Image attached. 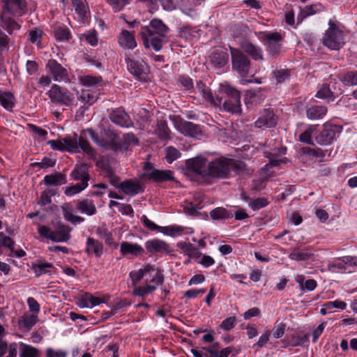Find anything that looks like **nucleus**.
I'll return each mask as SVG.
<instances>
[{
  "label": "nucleus",
  "mask_w": 357,
  "mask_h": 357,
  "mask_svg": "<svg viewBox=\"0 0 357 357\" xmlns=\"http://www.w3.org/2000/svg\"><path fill=\"white\" fill-rule=\"evenodd\" d=\"M169 29L165 24H149L142 27L141 36L145 48L160 51L167 42V35Z\"/></svg>",
  "instance_id": "f257e3e1"
},
{
  "label": "nucleus",
  "mask_w": 357,
  "mask_h": 357,
  "mask_svg": "<svg viewBox=\"0 0 357 357\" xmlns=\"http://www.w3.org/2000/svg\"><path fill=\"white\" fill-rule=\"evenodd\" d=\"M47 144L54 150L79 153L82 149L90 157L96 155V151L89 142L83 137H78L75 133L73 137L68 135L59 140H50Z\"/></svg>",
  "instance_id": "f03ea898"
},
{
  "label": "nucleus",
  "mask_w": 357,
  "mask_h": 357,
  "mask_svg": "<svg viewBox=\"0 0 357 357\" xmlns=\"http://www.w3.org/2000/svg\"><path fill=\"white\" fill-rule=\"evenodd\" d=\"M86 132L93 142L105 150L119 152L120 137L117 133L110 129H104L103 136H100L92 128L86 129Z\"/></svg>",
  "instance_id": "7ed1b4c3"
},
{
  "label": "nucleus",
  "mask_w": 357,
  "mask_h": 357,
  "mask_svg": "<svg viewBox=\"0 0 357 357\" xmlns=\"http://www.w3.org/2000/svg\"><path fill=\"white\" fill-rule=\"evenodd\" d=\"M70 231L69 226L61 223H59L54 230L45 225L39 226L38 229L40 236L56 243L68 241L71 237Z\"/></svg>",
  "instance_id": "20e7f679"
},
{
  "label": "nucleus",
  "mask_w": 357,
  "mask_h": 357,
  "mask_svg": "<svg viewBox=\"0 0 357 357\" xmlns=\"http://www.w3.org/2000/svg\"><path fill=\"white\" fill-rule=\"evenodd\" d=\"M128 72L139 80H145L149 68L147 63L139 56V51L130 54L126 58Z\"/></svg>",
  "instance_id": "39448f33"
},
{
  "label": "nucleus",
  "mask_w": 357,
  "mask_h": 357,
  "mask_svg": "<svg viewBox=\"0 0 357 357\" xmlns=\"http://www.w3.org/2000/svg\"><path fill=\"white\" fill-rule=\"evenodd\" d=\"M3 11L0 15L1 22H12L15 17L22 15L26 8L25 0H3Z\"/></svg>",
  "instance_id": "423d86ee"
},
{
  "label": "nucleus",
  "mask_w": 357,
  "mask_h": 357,
  "mask_svg": "<svg viewBox=\"0 0 357 357\" xmlns=\"http://www.w3.org/2000/svg\"><path fill=\"white\" fill-rule=\"evenodd\" d=\"M330 27L322 38L324 46L332 50H340L344 44V33L336 24H329Z\"/></svg>",
  "instance_id": "0eeeda50"
},
{
  "label": "nucleus",
  "mask_w": 357,
  "mask_h": 357,
  "mask_svg": "<svg viewBox=\"0 0 357 357\" xmlns=\"http://www.w3.org/2000/svg\"><path fill=\"white\" fill-rule=\"evenodd\" d=\"M229 158L221 157L208 163V174L213 178H227L229 176Z\"/></svg>",
  "instance_id": "6e6552de"
},
{
  "label": "nucleus",
  "mask_w": 357,
  "mask_h": 357,
  "mask_svg": "<svg viewBox=\"0 0 357 357\" xmlns=\"http://www.w3.org/2000/svg\"><path fill=\"white\" fill-rule=\"evenodd\" d=\"M48 95L52 102L63 104L67 106L73 104V94L67 89L63 88L57 84L52 86L48 92Z\"/></svg>",
  "instance_id": "1a4fd4ad"
},
{
  "label": "nucleus",
  "mask_w": 357,
  "mask_h": 357,
  "mask_svg": "<svg viewBox=\"0 0 357 357\" xmlns=\"http://www.w3.org/2000/svg\"><path fill=\"white\" fill-rule=\"evenodd\" d=\"M232 68L241 77H245L250 70V61L241 51L231 48Z\"/></svg>",
  "instance_id": "9d476101"
},
{
  "label": "nucleus",
  "mask_w": 357,
  "mask_h": 357,
  "mask_svg": "<svg viewBox=\"0 0 357 357\" xmlns=\"http://www.w3.org/2000/svg\"><path fill=\"white\" fill-rule=\"evenodd\" d=\"M338 128L335 126H324L322 130L316 131L314 141L321 146L330 145L335 140Z\"/></svg>",
  "instance_id": "9b49d317"
},
{
  "label": "nucleus",
  "mask_w": 357,
  "mask_h": 357,
  "mask_svg": "<svg viewBox=\"0 0 357 357\" xmlns=\"http://www.w3.org/2000/svg\"><path fill=\"white\" fill-rule=\"evenodd\" d=\"M45 69L55 82H66L69 79L66 68L55 59L48 60Z\"/></svg>",
  "instance_id": "f8f14e48"
},
{
  "label": "nucleus",
  "mask_w": 357,
  "mask_h": 357,
  "mask_svg": "<svg viewBox=\"0 0 357 357\" xmlns=\"http://www.w3.org/2000/svg\"><path fill=\"white\" fill-rule=\"evenodd\" d=\"M282 39V38L279 33H264L263 36L264 43L270 55L273 56L280 52Z\"/></svg>",
  "instance_id": "ddd939ff"
},
{
  "label": "nucleus",
  "mask_w": 357,
  "mask_h": 357,
  "mask_svg": "<svg viewBox=\"0 0 357 357\" xmlns=\"http://www.w3.org/2000/svg\"><path fill=\"white\" fill-rule=\"evenodd\" d=\"M277 122L278 117L273 110L270 108H264L259 112V117L255 122V126L257 128H270L275 126Z\"/></svg>",
  "instance_id": "4468645a"
},
{
  "label": "nucleus",
  "mask_w": 357,
  "mask_h": 357,
  "mask_svg": "<svg viewBox=\"0 0 357 357\" xmlns=\"http://www.w3.org/2000/svg\"><path fill=\"white\" fill-rule=\"evenodd\" d=\"M109 120L115 125L121 128H130L133 122L123 108L112 109L109 113Z\"/></svg>",
  "instance_id": "2eb2a0df"
},
{
  "label": "nucleus",
  "mask_w": 357,
  "mask_h": 357,
  "mask_svg": "<svg viewBox=\"0 0 357 357\" xmlns=\"http://www.w3.org/2000/svg\"><path fill=\"white\" fill-rule=\"evenodd\" d=\"M153 165L151 162L144 164L146 176L155 182H164L174 180L173 173L170 170L152 169Z\"/></svg>",
  "instance_id": "dca6fc26"
},
{
  "label": "nucleus",
  "mask_w": 357,
  "mask_h": 357,
  "mask_svg": "<svg viewBox=\"0 0 357 357\" xmlns=\"http://www.w3.org/2000/svg\"><path fill=\"white\" fill-rule=\"evenodd\" d=\"M145 248L150 254L171 253L174 250L165 241L158 238L149 240L145 243Z\"/></svg>",
  "instance_id": "f3484780"
},
{
  "label": "nucleus",
  "mask_w": 357,
  "mask_h": 357,
  "mask_svg": "<svg viewBox=\"0 0 357 357\" xmlns=\"http://www.w3.org/2000/svg\"><path fill=\"white\" fill-rule=\"evenodd\" d=\"M186 166L190 171L195 172L202 176L208 174L207 160L202 157H196L186 161Z\"/></svg>",
  "instance_id": "a211bd4d"
},
{
  "label": "nucleus",
  "mask_w": 357,
  "mask_h": 357,
  "mask_svg": "<svg viewBox=\"0 0 357 357\" xmlns=\"http://www.w3.org/2000/svg\"><path fill=\"white\" fill-rule=\"evenodd\" d=\"M176 126L177 129L185 135L195 138L202 135V128L199 125L180 119Z\"/></svg>",
  "instance_id": "6ab92c4d"
},
{
  "label": "nucleus",
  "mask_w": 357,
  "mask_h": 357,
  "mask_svg": "<svg viewBox=\"0 0 357 357\" xmlns=\"http://www.w3.org/2000/svg\"><path fill=\"white\" fill-rule=\"evenodd\" d=\"M84 252L88 256H94L96 258H100L104 253V245L98 239L89 236L86 238Z\"/></svg>",
  "instance_id": "aec40b11"
},
{
  "label": "nucleus",
  "mask_w": 357,
  "mask_h": 357,
  "mask_svg": "<svg viewBox=\"0 0 357 357\" xmlns=\"http://www.w3.org/2000/svg\"><path fill=\"white\" fill-rule=\"evenodd\" d=\"M209 58L211 64L215 68H222L228 63L229 54L226 50L219 48L213 50Z\"/></svg>",
  "instance_id": "412c9836"
},
{
  "label": "nucleus",
  "mask_w": 357,
  "mask_h": 357,
  "mask_svg": "<svg viewBox=\"0 0 357 357\" xmlns=\"http://www.w3.org/2000/svg\"><path fill=\"white\" fill-rule=\"evenodd\" d=\"M197 89L200 95H202V97L205 98L206 101H208L214 106H221L222 98L220 97V96H216L215 97H214L211 93V91L202 81H199L197 82Z\"/></svg>",
  "instance_id": "4be33fe9"
},
{
  "label": "nucleus",
  "mask_w": 357,
  "mask_h": 357,
  "mask_svg": "<svg viewBox=\"0 0 357 357\" xmlns=\"http://www.w3.org/2000/svg\"><path fill=\"white\" fill-rule=\"evenodd\" d=\"M120 252L123 255H131L132 257H137L144 253V248L138 244H132L123 241L120 245Z\"/></svg>",
  "instance_id": "5701e85b"
},
{
  "label": "nucleus",
  "mask_w": 357,
  "mask_h": 357,
  "mask_svg": "<svg viewBox=\"0 0 357 357\" xmlns=\"http://www.w3.org/2000/svg\"><path fill=\"white\" fill-rule=\"evenodd\" d=\"M222 98L221 105L225 111L233 114H241L242 112L241 99H231Z\"/></svg>",
  "instance_id": "b1692460"
},
{
  "label": "nucleus",
  "mask_w": 357,
  "mask_h": 357,
  "mask_svg": "<svg viewBox=\"0 0 357 357\" xmlns=\"http://www.w3.org/2000/svg\"><path fill=\"white\" fill-rule=\"evenodd\" d=\"M138 139L132 132H128L123 135L122 139H119V152H126L130 146L137 145Z\"/></svg>",
  "instance_id": "393cba45"
},
{
  "label": "nucleus",
  "mask_w": 357,
  "mask_h": 357,
  "mask_svg": "<svg viewBox=\"0 0 357 357\" xmlns=\"http://www.w3.org/2000/svg\"><path fill=\"white\" fill-rule=\"evenodd\" d=\"M242 48L254 60H263V52L260 47L255 45L248 41H245L242 43Z\"/></svg>",
  "instance_id": "a878e982"
},
{
  "label": "nucleus",
  "mask_w": 357,
  "mask_h": 357,
  "mask_svg": "<svg viewBox=\"0 0 357 357\" xmlns=\"http://www.w3.org/2000/svg\"><path fill=\"white\" fill-rule=\"evenodd\" d=\"M119 188L127 195L133 196L143 191L142 186L138 181H126L119 185Z\"/></svg>",
  "instance_id": "bb28decb"
},
{
  "label": "nucleus",
  "mask_w": 357,
  "mask_h": 357,
  "mask_svg": "<svg viewBox=\"0 0 357 357\" xmlns=\"http://www.w3.org/2000/svg\"><path fill=\"white\" fill-rule=\"evenodd\" d=\"M70 176L75 181H81V183H87L89 180L88 168L86 165L76 166L70 174Z\"/></svg>",
  "instance_id": "cd10ccee"
},
{
  "label": "nucleus",
  "mask_w": 357,
  "mask_h": 357,
  "mask_svg": "<svg viewBox=\"0 0 357 357\" xmlns=\"http://www.w3.org/2000/svg\"><path fill=\"white\" fill-rule=\"evenodd\" d=\"M96 235L102 239L106 245L111 246L113 248L118 247V243L113 241L112 233L105 227H98L96 229Z\"/></svg>",
  "instance_id": "c85d7f7f"
},
{
  "label": "nucleus",
  "mask_w": 357,
  "mask_h": 357,
  "mask_svg": "<svg viewBox=\"0 0 357 357\" xmlns=\"http://www.w3.org/2000/svg\"><path fill=\"white\" fill-rule=\"evenodd\" d=\"M76 208L82 213L92 215L96 213L97 210L95 204L91 200L82 199L76 202Z\"/></svg>",
  "instance_id": "c756f323"
},
{
  "label": "nucleus",
  "mask_w": 357,
  "mask_h": 357,
  "mask_svg": "<svg viewBox=\"0 0 357 357\" xmlns=\"http://www.w3.org/2000/svg\"><path fill=\"white\" fill-rule=\"evenodd\" d=\"M119 43L121 46L128 48L134 49L137 46V42L135 36L128 31L124 30L121 32L119 38Z\"/></svg>",
  "instance_id": "7c9ffc66"
},
{
  "label": "nucleus",
  "mask_w": 357,
  "mask_h": 357,
  "mask_svg": "<svg viewBox=\"0 0 357 357\" xmlns=\"http://www.w3.org/2000/svg\"><path fill=\"white\" fill-rule=\"evenodd\" d=\"M17 344L13 342L9 345L5 341L0 340V357H16Z\"/></svg>",
  "instance_id": "2f4dec72"
},
{
  "label": "nucleus",
  "mask_w": 357,
  "mask_h": 357,
  "mask_svg": "<svg viewBox=\"0 0 357 357\" xmlns=\"http://www.w3.org/2000/svg\"><path fill=\"white\" fill-rule=\"evenodd\" d=\"M17 344L13 342L9 345L5 341L0 340V357H16Z\"/></svg>",
  "instance_id": "473e14b6"
},
{
  "label": "nucleus",
  "mask_w": 357,
  "mask_h": 357,
  "mask_svg": "<svg viewBox=\"0 0 357 357\" xmlns=\"http://www.w3.org/2000/svg\"><path fill=\"white\" fill-rule=\"evenodd\" d=\"M17 344L13 342L9 345L5 341L0 340V357H16Z\"/></svg>",
  "instance_id": "72a5a7b5"
},
{
  "label": "nucleus",
  "mask_w": 357,
  "mask_h": 357,
  "mask_svg": "<svg viewBox=\"0 0 357 357\" xmlns=\"http://www.w3.org/2000/svg\"><path fill=\"white\" fill-rule=\"evenodd\" d=\"M327 112V109L323 105H315L309 107L306 111L308 119L317 120L321 119Z\"/></svg>",
  "instance_id": "f704fd0d"
},
{
  "label": "nucleus",
  "mask_w": 357,
  "mask_h": 357,
  "mask_svg": "<svg viewBox=\"0 0 357 357\" xmlns=\"http://www.w3.org/2000/svg\"><path fill=\"white\" fill-rule=\"evenodd\" d=\"M15 98L10 92L0 91V104L8 111H13L15 106Z\"/></svg>",
  "instance_id": "c9c22d12"
},
{
  "label": "nucleus",
  "mask_w": 357,
  "mask_h": 357,
  "mask_svg": "<svg viewBox=\"0 0 357 357\" xmlns=\"http://www.w3.org/2000/svg\"><path fill=\"white\" fill-rule=\"evenodd\" d=\"M102 302V301L100 298L94 296L91 294L86 293L81 297L79 306L82 307H92L98 305Z\"/></svg>",
  "instance_id": "e433bc0d"
},
{
  "label": "nucleus",
  "mask_w": 357,
  "mask_h": 357,
  "mask_svg": "<svg viewBox=\"0 0 357 357\" xmlns=\"http://www.w3.org/2000/svg\"><path fill=\"white\" fill-rule=\"evenodd\" d=\"M177 246L181 250L182 252L188 255L190 257L198 258L202 255L199 249L191 243L179 242Z\"/></svg>",
  "instance_id": "4c0bfd02"
},
{
  "label": "nucleus",
  "mask_w": 357,
  "mask_h": 357,
  "mask_svg": "<svg viewBox=\"0 0 357 357\" xmlns=\"http://www.w3.org/2000/svg\"><path fill=\"white\" fill-rule=\"evenodd\" d=\"M43 181L44 183L48 185H61L67 182L66 176L61 173L46 175Z\"/></svg>",
  "instance_id": "58836bf2"
},
{
  "label": "nucleus",
  "mask_w": 357,
  "mask_h": 357,
  "mask_svg": "<svg viewBox=\"0 0 357 357\" xmlns=\"http://www.w3.org/2000/svg\"><path fill=\"white\" fill-rule=\"evenodd\" d=\"M73 6L75 13L79 15V20H84L87 18L89 8L84 0H73Z\"/></svg>",
  "instance_id": "ea45409f"
},
{
  "label": "nucleus",
  "mask_w": 357,
  "mask_h": 357,
  "mask_svg": "<svg viewBox=\"0 0 357 357\" xmlns=\"http://www.w3.org/2000/svg\"><path fill=\"white\" fill-rule=\"evenodd\" d=\"M220 92L225 96L224 98L241 99L240 92L229 84H221Z\"/></svg>",
  "instance_id": "a19ab883"
},
{
  "label": "nucleus",
  "mask_w": 357,
  "mask_h": 357,
  "mask_svg": "<svg viewBox=\"0 0 357 357\" xmlns=\"http://www.w3.org/2000/svg\"><path fill=\"white\" fill-rule=\"evenodd\" d=\"M38 320L36 314H27L22 317L19 320V326L21 328L29 331L35 325Z\"/></svg>",
  "instance_id": "79ce46f5"
},
{
  "label": "nucleus",
  "mask_w": 357,
  "mask_h": 357,
  "mask_svg": "<svg viewBox=\"0 0 357 357\" xmlns=\"http://www.w3.org/2000/svg\"><path fill=\"white\" fill-rule=\"evenodd\" d=\"M78 99L88 106L93 105L98 99L96 93L90 90H82Z\"/></svg>",
  "instance_id": "37998d69"
},
{
  "label": "nucleus",
  "mask_w": 357,
  "mask_h": 357,
  "mask_svg": "<svg viewBox=\"0 0 357 357\" xmlns=\"http://www.w3.org/2000/svg\"><path fill=\"white\" fill-rule=\"evenodd\" d=\"M211 217L214 220H222L232 217V214L222 207H218L210 212Z\"/></svg>",
  "instance_id": "c03bdc74"
},
{
  "label": "nucleus",
  "mask_w": 357,
  "mask_h": 357,
  "mask_svg": "<svg viewBox=\"0 0 357 357\" xmlns=\"http://www.w3.org/2000/svg\"><path fill=\"white\" fill-rule=\"evenodd\" d=\"M79 82L86 86H96L101 84L102 79L100 76L84 75L79 77Z\"/></svg>",
  "instance_id": "a18cd8bd"
},
{
  "label": "nucleus",
  "mask_w": 357,
  "mask_h": 357,
  "mask_svg": "<svg viewBox=\"0 0 357 357\" xmlns=\"http://www.w3.org/2000/svg\"><path fill=\"white\" fill-rule=\"evenodd\" d=\"M272 75L275 84H282L289 79L290 71L286 69L275 70L273 71Z\"/></svg>",
  "instance_id": "49530a36"
},
{
  "label": "nucleus",
  "mask_w": 357,
  "mask_h": 357,
  "mask_svg": "<svg viewBox=\"0 0 357 357\" xmlns=\"http://www.w3.org/2000/svg\"><path fill=\"white\" fill-rule=\"evenodd\" d=\"M317 131V127L314 126H310L309 128H307L305 132L301 133L299 136V139L301 142L308 144H312L313 142L312 140V136H315V133Z\"/></svg>",
  "instance_id": "de8ad7c7"
},
{
  "label": "nucleus",
  "mask_w": 357,
  "mask_h": 357,
  "mask_svg": "<svg viewBox=\"0 0 357 357\" xmlns=\"http://www.w3.org/2000/svg\"><path fill=\"white\" fill-rule=\"evenodd\" d=\"M54 36L56 40L63 42L68 41L71 38V33L68 29L58 27L54 31Z\"/></svg>",
  "instance_id": "09e8293b"
},
{
  "label": "nucleus",
  "mask_w": 357,
  "mask_h": 357,
  "mask_svg": "<svg viewBox=\"0 0 357 357\" xmlns=\"http://www.w3.org/2000/svg\"><path fill=\"white\" fill-rule=\"evenodd\" d=\"M229 173L234 171L236 174H242L246 172V165L242 161H236L229 158Z\"/></svg>",
  "instance_id": "8fccbe9b"
},
{
  "label": "nucleus",
  "mask_w": 357,
  "mask_h": 357,
  "mask_svg": "<svg viewBox=\"0 0 357 357\" xmlns=\"http://www.w3.org/2000/svg\"><path fill=\"white\" fill-rule=\"evenodd\" d=\"M170 130L165 121H160L158 123L157 134L160 139L167 140L169 139Z\"/></svg>",
  "instance_id": "3c124183"
},
{
  "label": "nucleus",
  "mask_w": 357,
  "mask_h": 357,
  "mask_svg": "<svg viewBox=\"0 0 357 357\" xmlns=\"http://www.w3.org/2000/svg\"><path fill=\"white\" fill-rule=\"evenodd\" d=\"M340 80L346 85H357V70L349 71L340 77Z\"/></svg>",
  "instance_id": "603ef678"
},
{
  "label": "nucleus",
  "mask_w": 357,
  "mask_h": 357,
  "mask_svg": "<svg viewBox=\"0 0 357 357\" xmlns=\"http://www.w3.org/2000/svg\"><path fill=\"white\" fill-rule=\"evenodd\" d=\"M87 186L88 183L86 182L76 183L75 185L66 188L64 193L66 196L71 197L76 194H78L79 192L84 190Z\"/></svg>",
  "instance_id": "864d4df0"
},
{
  "label": "nucleus",
  "mask_w": 357,
  "mask_h": 357,
  "mask_svg": "<svg viewBox=\"0 0 357 357\" xmlns=\"http://www.w3.org/2000/svg\"><path fill=\"white\" fill-rule=\"evenodd\" d=\"M53 268L51 263L45 262L33 265V270L37 277H39L45 273H50L49 268Z\"/></svg>",
  "instance_id": "5fc2aeb1"
},
{
  "label": "nucleus",
  "mask_w": 357,
  "mask_h": 357,
  "mask_svg": "<svg viewBox=\"0 0 357 357\" xmlns=\"http://www.w3.org/2000/svg\"><path fill=\"white\" fill-rule=\"evenodd\" d=\"M316 96L319 98H331L332 100L335 99V96L328 84H323L320 86L317 92Z\"/></svg>",
  "instance_id": "6e6d98bb"
},
{
  "label": "nucleus",
  "mask_w": 357,
  "mask_h": 357,
  "mask_svg": "<svg viewBox=\"0 0 357 357\" xmlns=\"http://www.w3.org/2000/svg\"><path fill=\"white\" fill-rule=\"evenodd\" d=\"M269 204L268 199L265 197H258L256 199H250L248 206L253 211H258L264 207H266Z\"/></svg>",
  "instance_id": "4d7b16f0"
},
{
  "label": "nucleus",
  "mask_w": 357,
  "mask_h": 357,
  "mask_svg": "<svg viewBox=\"0 0 357 357\" xmlns=\"http://www.w3.org/2000/svg\"><path fill=\"white\" fill-rule=\"evenodd\" d=\"M234 350V347H228L222 349L220 352L217 349H206L212 357H228Z\"/></svg>",
  "instance_id": "13d9d810"
},
{
  "label": "nucleus",
  "mask_w": 357,
  "mask_h": 357,
  "mask_svg": "<svg viewBox=\"0 0 357 357\" xmlns=\"http://www.w3.org/2000/svg\"><path fill=\"white\" fill-rule=\"evenodd\" d=\"M165 152V158L169 163H172L173 161L181 157L180 151L173 146L167 147Z\"/></svg>",
  "instance_id": "bf43d9fd"
},
{
  "label": "nucleus",
  "mask_w": 357,
  "mask_h": 357,
  "mask_svg": "<svg viewBox=\"0 0 357 357\" xmlns=\"http://www.w3.org/2000/svg\"><path fill=\"white\" fill-rule=\"evenodd\" d=\"M265 156L268 159L269 162L264 166V169L272 167H277L283 162V160L278 158V154L266 152Z\"/></svg>",
  "instance_id": "052dcab7"
},
{
  "label": "nucleus",
  "mask_w": 357,
  "mask_h": 357,
  "mask_svg": "<svg viewBox=\"0 0 357 357\" xmlns=\"http://www.w3.org/2000/svg\"><path fill=\"white\" fill-rule=\"evenodd\" d=\"M156 289V287L154 285H146L145 287H138L134 289V294L144 297L149 294L151 293Z\"/></svg>",
  "instance_id": "680f3d73"
},
{
  "label": "nucleus",
  "mask_w": 357,
  "mask_h": 357,
  "mask_svg": "<svg viewBox=\"0 0 357 357\" xmlns=\"http://www.w3.org/2000/svg\"><path fill=\"white\" fill-rule=\"evenodd\" d=\"M310 254L305 252H301L298 250L295 249L289 255V257L295 261H304L310 258Z\"/></svg>",
  "instance_id": "e2e57ef3"
},
{
  "label": "nucleus",
  "mask_w": 357,
  "mask_h": 357,
  "mask_svg": "<svg viewBox=\"0 0 357 357\" xmlns=\"http://www.w3.org/2000/svg\"><path fill=\"white\" fill-rule=\"evenodd\" d=\"M114 11H119L129 3V0H105Z\"/></svg>",
  "instance_id": "0e129e2a"
},
{
  "label": "nucleus",
  "mask_w": 357,
  "mask_h": 357,
  "mask_svg": "<svg viewBox=\"0 0 357 357\" xmlns=\"http://www.w3.org/2000/svg\"><path fill=\"white\" fill-rule=\"evenodd\" d=\"M236 323V317H229L222 321L221 324L220 325V328L224 331H229L235 326Z\"/></svg>",
  "instance_id": "69168bd1"
},
{
  "label": "nucleus",
  "mask_w": 357,
  "mask_h": 357,
  "mask_svg": "<svg viewBox=\"0 0 357 357\" xmlns=\"http://www.w3.org/2000/svg\"><path fill=\"white\" fill-rule=\"evenodd\" d=\"M285 327L286 324L284 323L277 321L273 329V336L276 339L281 337L284 333Z\"/></svg>",
  "instance_id": "338daca9"
},
{
  "label": "nucleus",
  "mask_w": 357,
  "mask_h": 357,
  "mask_svg": "<svg viewBox=\"0 0 357 357\" xmlns=\"http://www.w3.org/2000/svg\"><path fill=\"white\" fill-rule=\"evenodd\" d=\"M37 355V349L28 345H24L20 353V357H36Z\"/></svg>",
  "instance_id": "774afa93"
}]
</instances>
